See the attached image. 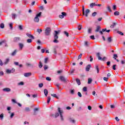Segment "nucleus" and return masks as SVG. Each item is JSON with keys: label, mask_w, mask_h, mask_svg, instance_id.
Listing matches in <instances>:
<instances>
[{"label": "nucleus", "mask_w": 125, "mask_h": 125, "mask_svg": "<svg viewBox=\"0 0 125 125\" xmlns=\"http://www.w3.org/2000/svg\"><path fill=\"white\" fill-rule=\"evenodd\" d=\"M107 41L108 42L111 43L112 42L113 39H112V37H108L107 38Z\"/></svg>", "instance_id": "obj_18"}, {"label": "nucleus", "mask_w": 125, "mask_h": 125, "mask_svg": "<svg viewBox=\"0 0 125 125\" xmlns=\"http://www.w3.org/2000/svg\"><path fill=\"white\" fill-rule=\"evenodd\" d=\"M117 67V65L116 64H114L112 66V69L113 70H116V67Z\"/></svg>", "instance_id": "obj_59"}, {"label": "nucleus", "mask_w": 125, "mask_h": 125, "mask_svg": "<svg viewBox=\"0 0 125 125\" xmlns=\"http://www.w3.org/2000/svg\"><path fill=\"white\" fill-rule=\"evenodd\" d=\"M64 34L66 37H69V33L67 31H64Z\"/></svg>", "instance_id": "obj_45"}, {"label": "nucleus", "mask_w": 125, "mask_h": 125, "mask_svg": "<svg viewBox=\"0 0 125 125\" xmlns=\"http://www.w3.org/2000/svg\"><path fill=\"white\" fill-rule=\"evenodd\" d=\"M54 40L53 41V42H55L56 43H57L58 42H59V41H58V35H59V33H60V31H54Z\"/></svg>", "instance_id": "obj_2"}, {"label": "nucleus", "mask_w": 125, "mask_h": 125, "mask_svg": "<svg viewBox=\"0 0 125 125\" xmlns=\"http://www.w3.org/2000/svg\"><path fill=\"white\" fill-rule=\"evenodd\" d=\"M37 32L39 33V34H41L42 32V29H38Z\"/></svg>", "instance_id": "obj_32"}, {"label": "nucleus", "mask_w": 125, "mask_h": 125, "mask_svg": "<svg viewBox=\"0 0 125 125\" xmlns=\"http://www.w3.org/2000/svg\"><path fill=\"white\" fill-rule=\"evenodd\" d=\"M39 67L40 69H42V63L41 61L39 62Z\"/></svg>", "instance_id": "obj_25"}, {"label": "nucleus", "mask_w": 125, "mask_h": 125, "mask_svg": "<svg viewBox=\"0 0 125 125\" xmlns=\"http://www.w3.org/2000/svg\"><path fill=\"white\" fill-rule=\"evenodd\" d=\"M57 48H58V46H55L53 48V52L54 54H57Z\"/></svg>", "instance_id": "obj_15"}, {"label": "nucleus", "mask_w": 125, "mask_h": 125, "mask_svg": "<svg viewBox=\"0 0 125 125\" xmlns=\"http://www.w3.org/2000/svg\"><path fill=\"white\" fill-rule=\"evenodd\" d=\"M0 119H1V120H2V119H3V113H1L0 115Z\"/></svg>", "instance_id": "obj_55"}, {"label": "nucleus", "mask_w": 125, "mask_h": 125, "mask_svg": "<svg viewBox=\"0 0 125 125\" xmlns=\"http://www.w3.org/2000/svg\"><path fill=\"white\" fill-rule=\"evenodd\" d=\"M83 27V25L82 24H80L79 26H78V30L79 31H81L82 30V27Z\"/></svg>", "instance_id": "obj_34"}, {"label": "nucleus", "mask_w": 125, "mask_h": 125, "mask_svg": "<svg viewBox=\"0 0 125 125\" xmlns=\"http://www.w3.org/2000/svg\"><path fill=\"white\" fill-rule=\"evenodd\" d=\"M46 81H51V78H50V77H46Z\"/></svg>", "instance_id": "obj_63"}, {"label": "nucleus", "mask_w": 125, "mask_h": 125, "mask_svg": "<svg viewBox=\"0 0 125 125\" xmlns=\"http://www.w3.org/2000/svg\"><path fill=\"white\" fill-rule=\"evenodd\" d=\"M9 62V59H6L5 62H4L3 64L4 65H7L8 64V62Z\"/></svg>", "instance_id": "obj_17"}, {"label": "nucleus", "mask_w": 125, "mask_h": 125, "mask_svg": "<svg viewBox=\"0 0 125 125\" xmlns=\"http://www.w3.org/2000/svg\"><path fill=\"white\" fill-rule=\"evenodd\" d=\"M44 93L45 96H47V94H48V91L46 89H44Z\"/></svg>", "instance_id": "obj_21"}, {"label": "nucleus", "mask_w": 125, "mask_h": 125, "mask_svg": "<svg viewBox=\"0 0 125 125\" xmlns=\"http://www.w3.org/2000/svg\"><path fill=\"white\" fill-rule=\"evenodd\" d=\"M97 56L98 57V60H102V61H105L107 60V58H106V57H104L102 59V57L100 56V53H97Z\"/></svg>", "instance_id": "obj_5"}, {"label": "nucleus", "mask_w": 125, "mask_h": 125, "mask_svg": "<svg viewBox=\"0 0 125 125\" xmlns=\"http://www.w3.org/2000/svg\"><path fill=\"white\" fill-rule=\"evenodd\" d=\"M113 58H114V59H115V60H117V58H118V55L114 54L113 55Z\"/></svg>", "instance_id": "obj_35"}, {"label": "nucleus", "mask_w": 125, "mask_h": 125, "mask_svg": "<svg viewBox=\"0 0 125 125\" xmlns=\"http://www.w3.org/2000/svg\"><path fill=\"white\" fill-rule=\"evenodd\" d=\"M92 95L94 96H97V94H96V92H95V91H94L92 92Z\"/></svg>", "instance_id": "obj_51"}, {"label": "nucleus", "mask_w": 125, "mask_h": 125, "mask_svg": "<svg viewBox=\"0 0 125 125\" xmlns=\"http://www.w3.org/2000/svg\"><path fill=\"white\" fill-rule=\"evenodd\" d=\"M118 34H119L120 35H121V36H124V33L121 31H118L117 32Z\"/></svg>", "instance_id": "obj_57"}, {"label": "nucleus", "mask_w": 125, "mask_h": 125, "mask_svg": "<svg viewBox=\"0 0 125 125\" xmlns=\"http://www.w3.org/2000/svg\"><path fill=\"white\" fill-rule=\"evenodd\" d=\"M78 95L79 97H82V93L80 92H78Z\"/></svg>", "instance_id": "obj_58"}, {"label": "nucleus", "mask_w": 125, "mask_h": 125, "mask_svg": "<svg viewBox=\"0 0 125 125\" xmlns=\"http://www.w3.org/2000/svg\"><path fill=\"white\" fill-rule=\"evenodd\" d=\"M60 80L63 83H66V82H67V79H66V78L62 76L60 77Z\"/></svg>", "instance_id": "obj_7"}, {"label": "nucleus", "mask_w": 125, "mask_h": 125, "mask_svg": "<svg viewBox=\"0 0 125 125\" xmlns=\"http://www.w3.org/2000/svg\"><path fill=\"white\" fill-rule=\"evenodd\" d=\"M48 69V66L47 65L45 64L44 65V70L45 71V70H47Z\"/></svg>", "instance_id": "obj_38"}, {"label": "nucleus", "mask_w": 125, "mask_h": 125, "mask_svg": "<svg viewBox=\"0 0 125 125\" xmlns=\"http://www.w3.org/2000/svg\"><path fill=\"white\" fill-rule=\"evenodd\" d=\"M43 86V83H41L39 84V87H42Z\"/></svg>", "instance_id": "obj_53"}, {"label": "nucleus", "mask_w": 125, "mask_h": 125, "mask_svg": "<svg viewBox=\"0 0 125 125\" xmlns=\"http://www.w3.org/2000/svg\"><path fill=\"white\" fill-rule=\"evenodd\" d=\"M6 41L5 40H3L2 42H0V46L2 45L3 43H4V42H6Z\"/></svg>", "instance_id": "obj_49"}, {"label": "nucleus", "mask_w": 125, "mask_h": 125, "mask_svg": "<svg viewBox=\"0 0 125 125\" xmlns=\"http://www.w3.org/2000/svg\"><path fill=\"white\" fill-rule=\"evenodd\" d=\"M108 80H109V78L104 77V80L105 82H108Z\"/></svg>", "instance_id": "obj_50"}, {"label": "nucleus", "mask_w": 125, "mask_h": 125, "mask_svg": "<svg viewBox=\"0 0 125 125\" xmlns=\"http://www.w3.org/2000/svg\"><path fill=\"white\" fill-rule=\"evenodd\" d=\"M90 38L91 40H95V38L94 37V35H92L90 36Z\"/></svg>", "instance_id": "obj_56"}, {"label": "nucleus", "mask_w": 125, "mask_h": 125, "mask_svg": "<svg viewBox=\"0 0 125 125\" xmlns=\"http://www.w3.org/2000/svg\"><path fill=\"white\" fill-rule=\"evenodd\" d=\"M114 15L115 16H118V15H120V12H119L118 11H116L115 12H114Z\"/></svg>", "instance_id": "obj_33"}, {"label": "nucleus", "mask_w": 125, "mask_h": 125, "mask_svg": "<svg viewBox=\"0 0 125 125\" xmlns=\"http://www.w3.org/2000/svg\"><path fill=\"white\" fill-rule=\"evenodd\" d=\"M12 102H13V103H15L16 104H17V102H16V100L15 99H12Z\"/></svg>", "instance_id": "obj_60"}, {"label": "nucleus", "mask_w": 125, "mask_h": 125, "mask_svg": "<svg viewBox=\"0 0 125 125\" xmlns=\"http://www.w3.org/2000/svg\"><path fill=\"white\" fill-rule=\"evenodd\" d=\"M92 31V27H90L88 29V34H91Z\"/></svg>", "instance_id": "obj_28"}, {"label": "nucleus", "mask_w": 125, "mask_h": 125, "mask_svg": "<svg viewBox=\"0 0 125 125\" xmlns=\"http://www.w3.org/2000/svg\"><path fill=\"white\" fill-rule=\"evenodd\" d=\"M92 83V79H91V78H88V84H90V83Z\"/></svg>", "instance_id": "obj_24"}, {"label": "nucleus", "mask_w": 125, "mask_h": 125, "mask_svg": "<svg viewBox=\"0 0 125 125\" xmlns=\"http://www.w3.org/2000/svg\"><path fill=\"white\" fill-rule=\"evenodd\" d=\"M63 110H58L57 112H55V114H51V116L56 119L57 117H59L60 116L61 121H64V118L63 117Z\"/></svg>", "instance_id": "obj_1"}, {"label": "nucleus", "mask_w": 125, "mask_h": 125, "mask_svg": "<svg viewBox=\"0 0 125 125\" xmlns=\"http://www.w3.org/2000/svg\"><path fill=\"white\" fill-rule=\"evenodd\" d=\"M16 14H12V18H13V19H15V17H16Z\"/></svg>", "instance_id": "obj_62"}, {"label": "nucleus", "mask_w": 125, "mask_h": 125, "mask_svg": "<svg viewBox=\"0 0 125 125\" xmlns=\"http://www.w3.org/2000/svg\"><path fill=\"white\" fill-rule=\"evenodd\" d=\"M96 70L97 71V73H99V68H98V66H96Z\"/></svg>", "instance_id": "obj_52"}, {"label": "nucleus", "mask_w": 125, "mask_h": 125, "mask_svg": "<svg viewBox=\"0 0 125 125\" xmlns=\"http://www.w3.org/2000/svg\"><path fill=\"white\" fill-rule=\"evenodd\" d=\"M50 32H51V29L50 27H46L45 30V36H50Z\"/></svg>", "instance_id": "obj_4"}, {"label": "nucleus", "mask_w": 125, "mask_h": 125, "mask_svg": "<svg viewBox=\"0 0 125 125\" xmlns=\"http://www.w3.org/2000/svg\"><path fill=\"white\" fill-rule=\"evenodd\" d=\"M51 96H53V97H55V98H57V99H59V98L55 94H51Z\"/></svg>", "instance_id": "obj_30"}, {"label": "nucleus", "mask_w": 125, "mask_h": 125, "mask_svg": "<svg viewBox=\"0 0 125 125\" xmlns=\"http://www.w3.org/2000/svg\"><path fill=\"white\" fill-rule=\"evenodd\" d=\"M13 24H12V23H11L9 24V27H10L11 30H12V29H13Z\"/></svg>", "instance_id": "obj_37"}, {"label": "nucleus", "mask_w": 125, "mask_h": 125, "mask_svg": "<svg viewBox=\"0 0 125 125\" xmlns=\"http://www.w3.org/2000/svg\"><path fill=\"white\" fill-rule=\"evenodd\" d=\"M14 115H15V113L14 112H12L11 115H10V118L11 119H12V118H13V117H14Z\"/></svg>", "instance_id": "obj_46"}, {"label": "nucleus", "mask_w": 125, "mask_h": 125, "mask_svg": "<svg viewBox=\"0 0 125 125\" xmlns=\"http://www.w3.org/2000/svg\"><path fill=\"white\" fill-rule=\"evenodd\" d=\"M3 91H5V92H9V91H11V89L9 88H5L2 89Z\"/></svg>", "instance_id": "obj_14"}, {"label": "nucleus", "mask_w": 125, "mask_h": 125, "mask_svg": "<svg viewBox=\"0 0 125 125\" xmlns=\"http://www.w3.org/2000/svg\"><path fill=\"white\" fill-rule=\"evenodd\" d=\"M76 81L78 85H81V80L77 78L76 79Z\"/></svg>", "instance_id": "obj_23"}, {"label": "nucleus", "mask_w": 125, "mask_h": 125, "mask_svg": "<svg viewBox=\"0 0 125 125\" xmlns=\"http://www.w3.org/2000/svg\"><path fill=\"white\" fill-rule=\"evenodd\" d=\"M18 85H24V82H21L20 83H18Z\"/></svg>", "instance_id": "obj_47"}, {"label": "nucleus", "mask_w": 125, "mask_h": 125, "mask_svg": "<svg viewBox=\"0 0 125 125\" xmlns=\"http://www.w3.org/2000/svg\"><path fill=\"white\" fill-rule=\"evenodd\" d=\"M116 26V23H113V24L110 25V28H114Z\"/></svg>", "instance_id": "obj_54"}, {"label": "nucleus", "mask_w": 125, "mask_h": 125, "mask_svg": "<svg viewBox=\"0 0 125 125\" xmlns=\"http://www.w3.org/2000/svg\"><path fill=\"white\" fill-rule=\"evenodd\" d=\"M90 12V10L89 9H86L85 10V16L86 17H87L88 16V13Z\"/></svg>", "instance_id": "obj_16"}, {"label": "nucleus", "mask_w": 125, "mask_h": 125, "mask_svg": "<svg viewBox=\"0 0 125 125\" xmlns=\"http://www.w3.org/2000/svg\"><path fill=\"white\" fill-rule=\"evenodd\" d=\"M47 61H48V58H45V60H44L45 64H47Z\"/></svg>", "instance_id": "obj_48"}, {"label": "nucleus", "mask_w": 125, "mask_h": 125, "mask_svg": "<svg viewBox=\"0 0 125 125\" xmlns=\"http://www.w3.org/2000/svg\"><path fill=\"white\" fill-rule=\"evenodd\" d=\"M82 56H83V54H80V55L78 57V60H79V59H81V58H82Z\"/></svg>", "instance_id": "obj_64"}, {"label": "nucleus", "mask_w": 125, "mask_h": 125, "mask_svg": "<svg viewBox=\"0 0 125 125\" xmlns=\"http://www.w3.org/2000/svg\"><path fill=\"white\" fill-rule=\"evenodd\" d=\"M107 8L108 11H109V12H112V10L111 9V7H110V6H108L107 7Z\"/></svg>", "instance_id": "obj_36"}, {"label": "nucleus", "mask_w": 125, "mask_h": 125, "mask_svg": "<svg viewBox=\"0 0 125 125\" xmlns=\"http://www.w3.org/2000/svg\"><path fill=\"white\" fill-rule=\"evenodd\" d=\"M20 41H21L20 37H15L14 38L13 42H18Z\"/></svg>", "instance_id": "obj_10"}, {"label": "nucleus", "mask_w": 125, "mask_h": 125, "mask_svg": "<svg viewBox=\"0 0 125 125\" xmlns=\"http://www.w3.org/2000/svg\"><path fill=\"white\" fill-rule=\"evenodd\" d=\"M19 29L20 30V31H23V25H19Z\"/></svg>", "instance_id": "obj_29"}, {"label": "nucleus", "mask_w": 125, "mask_h": 125, "mask_svg": "<svg viewBox=\"0 0 125 125\" xmlns=\"http://www.w3.org/2000/svg\"><path fill=\"white\" fill-rule=\"evenodd\" d=\"M27 42L28 43H31V42H32V39H27Z\"/></svg>", "instance_id": "obj_39"}, {"label": "nucleus", "mask_w": 125, "mask_h": 125, "mask_svg": "<svg viewBox=\"0 0 125 125\" xmlns=\"http://www.w3.org/2000/svg\"><path fill=\"white\" fill-rule=\"evenodd\" d=\"M14 72H15V69L14 68H12L11 70H9V69H6V73L7 74H11L14 73Z\"/></svg>", "instance_id": "obj_6"}, {"label": "nucleus", "mask_w": 125, "mask_h": 125, "mask_svg": "<svg viewBox=\"0 0 125 125\" xmlns=\"http://www.w3.org/2000/svg\"><path fill=\"white\" fill-rule=\"evenodd\" d=\"M113 10H116L117 9V6L116 5L113 6Z\"/></svg>", "instance_id": "obj_61"}, {"label": "nucleus", "mask_w": 125, "mask_h": 125, "mask_svg": "<svg viewBox=\"0 0 125 125\" xmlns=\"http://www.w3.org/2000/svg\"><path fill=\"white\" fill-rule=\"evenodd\" d=\"M19 46L20 47V50H22V49H23V47H24V44L22 43H19Z\"/></svg>", "instance_id": "obj_13"}, {"label": "nucleus", "mask_w": 125, "mask_h": 125, "mask_svg": "<svg viewBox=\"0 0 125 125\" xmlns=\"http://www.w3.org/2000/svg\"><path fill=\"white\" fill-rule=\"evenodd\" d=\"M16 53H17V50H15L11 54L12 56H15V55H16Z\"/></svg>", "instance_id": "obj_22"}, {"label": "nucleus", "mask_w": 125, "mask_h": 125, "mask_svg": "<svg viewBox=\"0 0 125 125\" xmlns=\"http://www.w3.org/2000/svg\"><path fill=\"white\" fill-rule=\"evenodd\" d=\"M100 29H101V27H100L99 25L97 26L95 32H99V30H100Z\"/></svg>", "instance_id": "obj_20"}, {"label": "nucleus", "mask_w": 125, "mask_h": 125, "mask_svg": "<svg viewBox=\"0 0 125 125\" xmlns=\"http://www.w3.org/2000/svg\"><path fill=\"white\" fill-rule=\"evenodd\" d=\"M94 6H96V4L95 3H91L90 4V7H91V8H93Z\"/></svg>", "instance_id": "obj_19"}, {"label": "nucleus", "mask_w": 125, "mask_h": 125, "mask_svg": "<svg viewBox=\"0 0 125 125\" xmlns=\"http://www.w3.org/2000/svg\"><path fill=\"white\" fill-rule=\"evenodd\" d=\"M39 112L38 110H34V115H37V113Z\"/></svg>", "instance_id": "obj_44"}, {"label": "nucleus", "mask_w": 125, "mask_h": 125, "mask_svg": "<svg viewBox=\"0 0 125 125\" xmlns=\"http://www.w3.org/2000/svg\"><path fill=\"white\" fill-rule=\"evenodd\" d=\"M51 99V98H50V96H48L47 100V103L48 104L49 102H50V100Z\"/></svg>", "instance_id": "obj_31"}, {"label": "nucleus", "mask_w": 125, "mask_h": 125, "mask_svg": "<svg viewBox=\"0 0 125 125\" xmlns=\"http://www.w3.org/2000/svg\"><path fill=\"white\" fill-rule=\"evenodd\" d=\"M26 36L29 38V39H32V40H35V37L34 36L30 34V33H26Z\"/></svg>", "instance_id": "obj_11"}, {"label": "nucleus", "mask_w": 125, "mask_h": 125, "mask_svg": "<svg viewBox=\"0 0 125 125\" xmlns=\"http://www.w3.org/2000/svg\"><path fill=\"white\" fill-rule=\"evenodd\" d=\"M24 76L26 78H28V77H31V76H32V73L31 72L25 73H24Z\"/></svg>", "instance_id": "obj_9"}, {"label": "nucleus", "mask_w": 125, "mask_h": 125, "mask_svg": "<svg viewBox=\"0 0 125 125\" xmlns=\"http://www.w3.org/2000/svg\"><path fill=\"white\" fill-rule=\"evenodd\" d=\"M67 15V14L64 12H62V15H59V18H61V19L64 18V16H66Z\"/></svg>", "instance_id": "obj_8"}, {"label": "nucleus", "mask_w": 125, "mask_h": 125, "mask_svg": "<svg viewBox=\"0 0 125 125\" xmlns=\"http://www.w3.org/2000/svg\"><path fill=\"white\" fill-rule=\"evenodd\" d=\"M83 91L86 92V91H87V87L86 86L83 87Z\"/></svg>", "instance_id": "obj_27"}, {"label": "nucleus", "mask_w": 125, "mask_h": 125, "mask_svg": "<svg viewBox=\"0 0 125 125\" xmlns=\"http://www.w3.org/2000/svg\"><path fill=\"white\" fill-rule=\"evenodd\" d=\"M97 15V12H94V13H93L92 14V16L93 17H94L95 16H96Z\"/></svg>", "instance_id": "obj_42"}, {"label": "nucleus", "mask_w": 125, "mask_h": 125, "mask_svg": "<svg viewBox=\"0 0 125 125\" xmlns=\"http://www.w3.org/2000/svg\"><path fill=\"white\" fill-rule=\"evenodd\" d=\"M41 16H42V12L36 15L34 19V22L36 23H39V22H40V18H39V17H41Z\"/></svg>", "instance_id": "obj_3"}, {"label": "nucleus", "mask_w": 125, "mask_h": 125, "mask_svg": "<svg viewBox=\"0 0 125 125\" xmlns=\"http://www.w3.org/2000/svg\"><path fill=\"white\" fill-rule=\"evenodd\" d=\"M90 68H91V65L88 64V65L86 66L85 68V71L87 72H89V70H90Z\"/></svg>", "instance_id": "obj_12"}, {"label": "nucleus", "mask_w": 125, "mask_h": 125, "mask_svg": "<svg viewBox=\"0 0 125 125\" xmlns=\"http://www.w3.org/2000/svg\"><path fill=\"white\" fill-rule=\"evenodd\" d=\"M69 121L70 123H73V124H75V123H76V121H75V120H73L72 118H69Z\"/></svg>", "instance_id": "obj_26"}, {"label": "nucleus", "mask_w": 125, "mask_h": 125, "mask_svg": "<svg viewBox=\"0 0 125 125\" xmlns=\"http://www.w3.org/2000/svg\"><path fill=\"white\" fill-rule=\"evenodd\" d=\"M82 11L83 15H84V6H82Z\"/></svg>", "instance_id": "obj_40"}, {"label": "nucleus", "mask_w": 125, "mask_h": 125, "mask_svg": "<svg viewBox=\"0 0 125 125\" xmlns=\"http://www.w3.org/2000/svg\"><path fill=\"white\" fill-rule=\"evenodd\" d=\"M26 65L27 67H32V66H33V65H32V64H30V63H26Z\"/></svg>", "instance_id": "obj_43"}, {"label": "nucleus", "mask_w": 125, "mask_h": 125, "mask_svg": "<svg viewBox=\"0 0 125 125\" xmlns=\"http://www.w3.org/2000/svg\"><path fill=\"white\" fill-rule=\"evenodd\" d=\"M0 27L1 28V29H3V28H4V24L1 23L0 25Z\"/></svg>", "instance_id": "obj_41"}]
</instances>
